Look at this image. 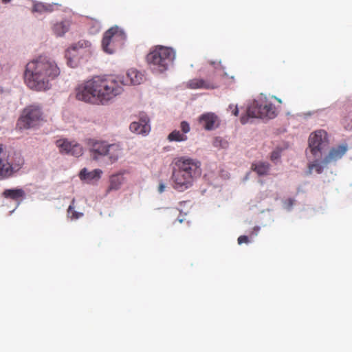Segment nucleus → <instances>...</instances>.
Returning a JSON list of instances; mask_svg holds the SVG:
<instances>
[{
    "label": "nucleus",
    "mask_w": 352,
    "mask_h": 352,
    "mask_svg": "<svg viewBox=\"0 0 352 352\" xmlns=\"http://www.w3.org/2000/svg\"><path fill=\"white\" fill-rule=\"evenodd\" d=\"M12 174V165L6 159L3 145L0 144V179L11 176Z\"/></svg>",
    "instance_id": "a211bd4d"
},
{
    "label": "nucleus",
    "mask_w": 352,
    "mask_h": 352,
    "mask_svg": "<svg viewBox=\"0 0 352 352\" xmlns=\"http://www.w3.org/2000/svg\"><path fill=\"white\" fill-rule=\"evenodd\" d=\"M12 0H2V3H8L11 1Z\"/></svg>",
    "instance_id": "e433bc0d"
},
{
    "label": "nucleus",
    "mask_w": 352,
    "mask_h": 352,
    "mask_svg": "<svg viewBox=\"0 0 352 352\" xmlns=\"http://www.w3.org/2000/svg\"><path fill=\"white\" fill-rule=\"evenodd\" d=\"M58 5L57 3H47L43 2H35L33 4L32 12L38 14L50 13L54 11Z\"/></svg>",
    "instance_id": "aec40b11"
},
{
    "label": "nucleus",
    "mask_w": 352,
    "mask_h": 352,
    "mask_svg": "<svg viewBox=\"0 0 352 352\" xmlns=\"http://www.w3.org/2000/svg\"><path fill=\"white\" fill-rule=\"evenodd\" d=\"M164 185L161 184L160 186H159V192H162L164 190Z\"/></svg>",
    "instance_id": "c9c22d12"
},
{
    "label": "nucleus",
    "mask_w": 352,
    "mask_h": 352,
    "mask_svg": "<svg viewBox=\"0 0 352 352\" xmlns=\"http://www.w3.org/2000/svg\"><path fill=\"white\" fill-rule=\"evenodd\" d=\"M45 120L41 107L31 104L25 107L17 120L16 128L19 130L29 129L41 124Z\"/></svg>",
    "instance_id": "0eeeda50"
},
{
    "label": "nucleus",
    "mask_w": 352,
    "mask_h": 352,
    "mask_svg": "<svg viewBox=\"0 0 352 352\" xmlns=\"http://www.w3.org/2000/svg\"><path fill=\"white\" fill-rule=\"evenodd\" d=\"M96 104H105L123 91L120 77H94Z\"/></svg>",
    "instance_id": "20e7f679"
},
{
    "label": "nucleus",
    "mask_w": 352,
    "mask_h": 352,
    "mask_svg": "<svg viewBox=\"0 0 352 352\" xmlns=\"http://www.w3.org/2000/svg\"><path fill=\"white\" fill-rule=\"evenodd\" d=\"M74 203H75V199H73L71 202V204L69 206L67 211V217L69 218H70L72 220L78 219L83 216L82 212H78L74 210V208H75Z\"/></svg>",
    "instance_id": "cd10ccee"
},
{
    "label": "nucleus",
    "mask_w": 352,
    "mask_h": 352,
    "mask_svg": "<svg viewBox=\"0 0 352 352\" xmlns=\"http://www.w3.org/2000/svg\"><path fill=\"white\" fill-rule=\"evenodd\" d=\"M143 79L144 76L142 73L135 69H130L126 73V78L121 80L122 82V87L123 85H140L143 81Z\"/></svg>",
    "instance_id": "6ab92c4d"
},
{
    "label": "nucleus",
    "mask_w": 352,
    "mask_h": 352,
    "mask_svg": "<svg viewBox=\"0 0 352 352\" xmlns=\"http://www.w3.org/2000/svg\"><path fill=\"white\" fill-rule=\"evenodd\" d=\"M68 30L69 25L65 22L56 23L53 28L54 33L58 36L64 35V34L66 33Z\"/></svg>",
    "instance_id": "c85d7f7f"
},
{
    "label": "nucleus",
    "mask_w": 352,
    "mask_h": 352,
    "mask_svg": "<svg viewBox=\"0 0 352 352\" xmlns=\"http://www.w3.org/2000/svg\"><path fill=\"white\" fill-rule=\"evenodd\" d=\"M238 243L239 245L242 244V243H249V239H248V237L245 235H241L240 236L238 239Z\"/></svg>",
    "instance_id": "2f4dec72"
},
{
    "label": "nucleus",
    "mask_w": 352,
    "mask_h": 352,
    "mask_svg": "<svg viewBox=\"0 0 352 352\" xmlns=\"http://www.w3.org/2000/svg\"><path fill=\"white\" fill-rule=\"evenodd\" d=\"M346 151L347 147L344 145L332 148L329 154L322 160V164L324 166H327L329 163L337 161L345 154Z\"/></svg>",
    "instance_id": "dca6fc26"
},
{
    "label": "nucleus",
    "mask_w": 352,
    "mask_h": 352,
    "mask_svg": "<svg viewBox=\"0 0 352 352\" xmlns=\"http://www.w3.org/2000/svg\"><path fill=\"white\" fill-rule=\"evenodd\" d=\"M260 230V228L258 226H255L254 228H253V232L252 233L255 235H257L258 231Z\"/></svg>",
    "instance_id": "f704fd0d"
},
{
    "label": "nucleus",
    "mask_w": 352,
    "mask_h": 352,
    "mask_svg": "<svg viewBox=\"0 0 352 352\" xmlns=\"http://www.w3.org/2000/svg\"><path fill=\"white\" fill-rule=\"evenodd\" d=\"M328 145L329 140L325 131L318 130L309 135V146L314 157H320L322 151L327 148Z\"/></svg>",
    "instance_id": "1a4fd4ad"
},
{
    "label": "nucleus",
    "mask_w": 352,
    "mask_h": 352,
    "mask_svg": "<svg viewBox=\"0 0 352 352\" xmlns=\"http://www.w3.org/2000/svg\"><path fill=\"white\" fill-rule=\"evenodd\" d=\"M186 135L180 133L177 130L173 131L168 135V140L170 142H184L187 140Z\"/></svg>",
    "instance_id": "bb28decb"
},
{
    "label": "nucleus",
    "mask_w": 352,
    "mask_h": 352,
    "mask_svg": "<svg viewBox=\"0 0 352 352\" xmlns=\"http://www.w3.org/2000/svg\"><path fill=\"white\" fill-rule=\"evenodd\" d=\"M180 128H181V130L182 131V133L185 134L188 133L190 130V125L188 124V122H187L186 121H182L180 124Z\"/></svg>",
    "instance_id": "c756f323"
},
{
    "label": "nucleus",
    "mask_w": 352,
    "mask_h": 352,
    "mask_svg": "<svg viewBox=\"0 0 352 352\" xmlns=\"http://www.w3.org/2000/svg\"><path fill=\"white\" fill-rule=\"evenodd\" d=\"M278 115L276 107L264 98L254 100L248 106L246 114L241 117L242 124L248 122L250 118L273 119Z\"/></svg>",
    "instance_id": "423d86ee"
},
{
    "label": "nucleus",
    "mask_w": 352,
    "mask_h": 352,
    "mask_svg": "<svg viewBox=\"0 0 352 352\" xmlns=\"http://www.w3.org/2000/svg\"><path fill=\"white\" fill-rule=\"evenodd\" d=\"M124 181V178L122 175L116 174L113 175L110 177V184L107 191L117 190L120 188L122 184Z\"/></svg>",
    "instance_id": "b1692460"
},
{
    "label": "nucleus",
    "mask_w": 352,
    "mask_h": 352,
    "mask_svg": "<svg viewBox=\"0 0 352 352\" xmlns=\"http://www.w3.org/2000/svg\"><path fill=\"white\" fill-rule=\"evenodd\" d=\"M60 73V69L54 60L46 56H39L26 65L24 80L32 90L46 91L50 89L51 81L56 78Z\"/></svg>",
    "instance_id": "f257e3e1"
},
{
    "label": "nucleus",
    "mask_w": 352,
    "mask_h": 352,
    "mask_svg": "<svg viewBox=\"0 0 352 352\" xmlns=\"http://www.w3.org/2000/svg\"><path fill=\"white\" fill-rule=\"evenodd\" d=\"M280 157V152L278 151H274L271 154V160L275 161Z\"/></svg>",
    "instance_id": "473e14b6"
},
{
    "label": "nucleus",
    "mask_w": 352,
    "mask_h": 352,
    "mask_svg": "<svg viewBox=\"0 0 352 352\" xmlns=\"http://www.w3.org/2000/svg\"><path fill=\"white\" fill-rule=\"evenodd\" d=\"M56 145L62 153L70 154L75 157H79L82 154V146L76 142L58 140L56 142Z\"/></svg>",
    "instance_id": "9b49d317"
},
{
    "label": "nucleus",
    "mask_w": 352,
    "mask_h": 352,
    "mask_svg": "<svg viewBox=\"0 0 352 352\" xmlns=\"http://www.w3.org/2000/svg\"><path fill=\"white\" fill-rule=\"evenodd\" d=\"M96 104H105L123 91L120 77H94Z\"/></svg>",
    "instance_id": "7ed1b4c3"
},
{
    "label": "nucleus",
    "mask_w": 352,
    "mask_h": 352,
    "mask_svg": "<svg viewBox=\"0 0 352 352\" xmlns=\"http://www.w3.org/2000/svg\"><path fill=\"white\" fill-rule=\"evenodd\" d=\"M294 200L293 199H288L286 201V204H287V207L289 208L292 207V206L294 205Z\"/></svg>",
    "instance_id": "72a5a7b5"
},
{
    "label": "nucleus",
    "mask_w": 352,
    "mask_h": 352,
    "mask_svg": "<svg viewBox=\"0 0 352 352\" xmlns=\"http://www.w3.org/2000/svg\"><path fill=\"white\" fill-rule=\"evenodd\" d=\"M89 144L93 159L98 160L100 157L107 155L108 144L105 142L91 140Z\"/></svg>",
    "instance_id": "4468645a"
},
{
    "label": "nucleus",
    "mask_w": 352,
    "mask_h": 352,
    "mask_svg": "<svg viewBox=\"0 0 352 352\" xmlns=\"http://www.w3.org/2000/svg\"><path fill=\"white\" fill-rule=\"evenodd\" d=\"M199 123L206 131H212L219 126L220 120L219 117L212 112L201 114L199 117Z\"/></svg>",
    "instance_id": "ddd939ff"
},
{
    "label": "nucleus",
    "mask_w": 352,
    "mask_h": 352,
    "mask_svg": "<svg viewBox=\"0 0 352 352\" xmlns=\"http://www.w3.org/2000/svg\"><path fill=\"white\" fill-rule=\"evenodd\" d=\"M91 46V43L86 40H80L76 43L73 44L69 48L65 51V58L67 60V64L72 67L76 66V62L74 58L76 56L77 52L80 49L88 48Z\"/></svg>",
    "instance_id": "f8f14e48"
},
{
    "label": "nucleus",
    "mask_w": 352,
    "mask_h": 352,
    "mask_svg": "<svg viewBox=\"0 0 352 352\" xmlns=\"http://www.w3.org/2000/svg\"><path fill=\"white\" fill-rule=\"evenodd\" d=\"M275 99L279 102V103H281L282 102V100L280 99V98H278L276 97H275Z\"/></svg>",
    "instance_id": "4c0bfd02"
},
{
    "label": "nucleus",
    "mask_w": 352,
    "mask_h": 352,
    "mask_svg": "<svg viewBox=\"0 0 352 352\" xmlns=\"http://www.w3.org/2000/svg\"><path fill=\"white\" fill-rule=\"evenodd\" d=\"M77 100L96 104V89L94 78L88 80L76 88Z\"/></svg>",
    "instance_id": "9d476101"
},
{
    "label": "nucleus",
    "mask_w": 352,
    "mask_h": 352,
    "mask_svg": "<svg viewBox=\"0 0 352 352\" xmlns=\"http://www.w3.org/2000/svg\"><path fill=\"white\" fill-rule=\"evenodd\" d=\"M270 166L267 162H258L252 164V169L258 175H266L268 174Z\"/></svg>",
    "instance_id": "393cba45"
},
{
    "label": "nucleus",
    "mask_w": 352,
    "mask_h": 352,
    "mask_svg": "<svg viewBox=\"0 0 352 352\" xmlns=\"http://www.w3.org/2000/svg\"><path fill=\"white\" fill-rule=\"evenodd\" d=\"M126 40L124 32L118 27H112L107 30L102 40L103 50L108 54H113L117 48L122 47Z\"/></svg>",
    "instance_id": "6e6552de"
},
{
    "label": "nucleus",
    "mask_w": 352,
    "mask_h": 352,
    "mask_svg": "<svg viewBox=\"0 0 352 352\" xmlns=\"http://www.w3.org/2000/svg\"><path fill=\"white\" fill-rule=\"evenodd\" d=\"M108 153L107 155H109L111 163L115 162L122 155V148L118 144H108Z\"/></svg>",
    "instance_id": "5701e85b"
},
{
    "label": "nucleus",
    "mask_w": 352,
    "mask_h": 352,
    "mask_svg": "<svg viewBox=\"0 0 352 352\" xmlns=\"http://www.w3.org/2000/svg\"><path fill=\"white\" fill-rule=\"evenodd\" d=\"M327 166H324L322 160L320 162L318 160H316L309 164V173L311 174L314 170L316 173L320 174L322 173L324 168Z\"/></svg>",
    "instance_id": "a878e982"
},
{
    "label": "nucleus",
    "mask_w": 352,
    "mask_h": 352,
    "mask_svg": "<svg viewBox=\"0 0 352 352\" xmlns=\"http://www.w3.org/2000/svg\"><path fill=\"white\" fill-rule=\"evenodd\" d=\"M102 173V172L100 169H95L88 172L85 168L80 170L79 177L81 180L91 181L93 179H99Z\"/></svg>",
    "instance_id": "4be33fe9"
},
{
    "label": "nucleus",
    "mask_w": 352,
    "mask_h": 352,
    "mask_svg": "<svg viewBox=\"0 0 352 352\" xmlns=\"http://www.w3.org/2000/svg\"><path fill=\"white\" fill-rule=\"evenodd\" d=\"M175 58V52L171 47L157 45L146 56V62L156 73H163L168 69Z\"/></svg>",
    "instance_id": "39448f33"
},
{
    "label": "nucleus",
    "mask_w": 352,
    "mask_h": 352,
    "mask_svg": "<svg viewBox=\"0 0 352 352\" xmlns=\"http://www.w3.org/2000/svg\"><path fill=\"white\" fill-rule=\"evenodd\" d=\"M228 109L232 112V113L237 116L239 115V109L236 105L234 104H230Z\"/></svg>",
    "instance_id": "7c9ffc66"
},
{
    "label": "nucleus",
    "mask_w": 352,
    "mask_h": 352,
    "mask_svg": "<svg viewBox=\"0 0 352 352\" xmlns=\"http://www.w3.org/2000/svg\"><path fill=\"white\" fill-rule=\"evenodd\" d=\"M186 87L191 89H213L217 88L219 85L214 81L204 80L202 78H194L188 80L186 82Z\"/></svg>",
    "instance_id": "2eb2a0df"
},
{
    "label": "nucleus",
    "mask_w": 352,
    "mask_h": 352,
    "mask_svg": "<svg viewBox=\"0 0 352 352\" xmlns=\"http://www.w3.org/2000/svg\"><path fill=\"white\" fill-rule=\"evenodd\" d=\"M147 116L140 118L139 122H133L130 124V130L137 134L146 135L151 130Z\"/></svg>",
    "instance_id": "f3484780"
},
{
    "label": "nucleus",
    "mask_w": 352,
    "mask_h": 352,
    "mask_svg": "<svg viewBox=\"0 0 352 352\" xmlns=\"http://www.w3.org/2000/svg\"><path fill=\"white\" fill-rule=\"evenodd\" d=\"M2 196L6 199L19 201L25 197V192L22 188L6 189L2 192Z\"/></svg>",
    "instance_id": "412c9836"
},
{
    "label": "nucleus",
    "mask_w": 352,
    "mask_h": 352,
    "mask_svg": "<svg viewBox=\"0 0 352 352\" xmlns=\"http://www.w3.org/2000/svg\"><path fill=\"white\" fill-rule=\"evenodd\" d=\"M172 172L173 187L179 192H184L193 185L201 174V163L190 157H179L173 161Z\"/></svg>",
    "instance_id": "f03ea898"
}]
</instances>
